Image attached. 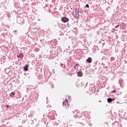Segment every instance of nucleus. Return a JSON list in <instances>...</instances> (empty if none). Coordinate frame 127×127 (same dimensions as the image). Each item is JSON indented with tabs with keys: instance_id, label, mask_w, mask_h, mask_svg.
<instances>
[{
	"instance_id": "obj_1",
	"label": "nucleus",
	"mask_w": 127,
	"mask_h": 127,
	"mask_svg": "<svg viewBox=\"0 0 127 127\" xmlns=\"http://www.w3.org/2000/svg\"><path fill=\"white\" fill-rule=\"evenodd\" d=\"M63 107L65 109H69L70 105L68 104V100L65 99L63 103Z\"/></svg>"
},
{
	"instance_id": "obj_2",
	"label": "nucleus",
	"mask_w": 127,
	"mask_h": 127,
	"mask_svg": "<svg viewBox=\"0 0 127 127\" xmlns=\"http://www.w3.org/2000/svg\"><path fill=\"white\" fill-rule=\"evenodd\" d=\"M95 85H94V84H91L90 85L89 91L90 92H93V91L95 90Z\"/></svg>"
},
{
	"instance_id": "obj_3",
	"label": "nucleus",
	"mask_w": 127,
	"mask_h": 127,
	"mask_svg": "<svg viewBox=\"0 0 127 127\" xmlns=\"http://www.w3.org/2000/svg\"><path fill=\"white\" fill-rule=\"evenodd\" d=\"M24 21V19L23 18H18L17 20V22L18 23H22V22Z\"/></svg>"
},
{
	"instance_id": "obj_4",
	"label": "nucleus",
	"mask_w": 127,
	"mask_h": 127,
	"mask_svg": "<svg viewBox=\"0 0 127 127\" xmlns=\"http://www.w3.org/2000/svg\"><path fill=\"white\" fill-rule=\"evenodd\" d=\"M62 21L63 22H67V21H69V18L66 17H63L62 18Z\"/></svg>"
},
{
	"instance_id": "obj_5",
	"label": "nucleus",
	"mask_w": 127,
	"mask_h": 127,
	"mask_svg": "<svg viewBox=\"0 0 127 127\" xmlns=\"http://www.w3.org/2000/svg\"><path fill=\"white\" fill-rule=\"evenodd\" d=\"M73 113L76 114L74 115V118H77L80 117V113L77 112L76 111H74Z\"/></svg>"
},
{
	"instance_id": "obj_6",
	"label": "nucleus",
	"mask_w": 127,
	"mask_h": 127,
	"mask_svg": "<svg viewBox=\"0 0 127 127\" xmlns=\"http://www.w3.org/2000/svg\"><path fill=\"white\" fill-rule=\"evenodd\" d=\"M29 67V64H26L24 67V70L25 71H28V67Z\"/></svg>"
},
{
	"instance_id": "obj_7",
	"label": "nucleus",
	"mask_w": 127,
	"mask_h": 127,
	"mask_svg": "<svg viewBox=\"0 0 127 127\" xmlns=\"http://www.w3.org/2000/svg\"><path fill=\"white\" fill-rule=\"evenodd\" d=\"M77 74L78 77H82L83 76V72L82 71H78Z\"/></svg>"
},
{
	"instance_id": "obj_8",
	"label": "nucleus",
	"mask_w": 127,
	"mask_h": 127,
	"mask_svg": "<svg viewBox=\"0 0 127 127\" xmlns=\"http://www.w3.org/2000/svg\"><path fill=\"white\" fill-rule=\"evenodd\" d=\"M115 99H112L111 98H109L107 99V101H108V103H112V102H113V101H114Z\"/></svg>"
},
{
	"instance_id": "obj_9",
	"label": "nucleus",
	"mask_w": 127,
	"mask_h": 127,
	"mask_svg": "<svg viewBox=\"0 0 127 127\" xmlns=\"http://www.w3.org/2000/svg\"><path fill=\"white\" fill-rule=\"evenodd\" d=\"M86 61L88 62V63H92V58L89 57L88 59L86 60Z\"/></svg>"
},
{
	"instance_id": "obj_10",
	"label": "nucleus",
	"mask_w": 127,
	"mask_h": 127,
	"mask_svg": "<svg viewBox=\"0 0 127 127\" xmlns=\"http://www.w3.org/2000/svg\"><path fill=\"white\" fill-rule=\"evenodd\" d=\"M15 94V93H14V92H12L10 94L9 96H10V97H11V98H13V96H14Z\"/></svg>"
},
{
	"instance_id": "obj_11",
	"label": "nucleus",
	"mask_w": 127,
	"mask_h": 127,
	"mask_svg": "<svg viewBox=\"0 0 127 127\" xmlns=\"http://www.w3.org/2000/svg\"><path fill=\"white\" fill-rule=\"evenodd\" d=\"M75 16L78 17L79 16V11H75Z\"/></svg>"
},
{
	"instance_id": "obj_12",
	"label": "nucleus",
	"mask_w": 127,
	"mask_h": 127,
	"mask_svg": "<svg viewBox=\"0 0 127 127\" xmlns=\"http://www.w3.org/2000/svg\"><path fill=\"white\" fill-rule=\"evenodd\" d=\"M35 96H36V97H35V99H37L38 98V93H35Z\"/></svg>"
},
{
	"instance_id": "obj_13",
	"label": "nucleus",
	"mask_w": 127,
	"mask_h": 127,
	"mask_svg": "<svg viewBox=\"0 0 127 127\" xmlns=\"http://www.w3.org/2000/svg\"><path fill=\"white\" fill-rule=\"evenodd\" d=\"M116 92H117V90H113V91H111V93H116Z\"/></svg>"
},
{
	"instance_id": "obj_14",
	"label": "nucleus",
	"mask_w": 127,
	"mask_h": 127,
	"mask_svg": "<svg viewBox=\"0 0 127 127\" xmlns=\"http://www.w3.org/2000/svg\"><path fill=\"white\" fill-rule=\"evenodd\" d=\"M119 26H120V24L117 25L115 27V28H117L119 27Z\"/></svg>"
},
{
	"instance_id": "obj_15",
	"label": "nucleus",
	"mask_w": 127,
	"mask_h": 127,
	"mask_svg": "<svg viewBox=\"0 0 127 127\" xmlns=\"http://www.w3.org/2000/svg\"><path fill=\"white\" fill-rule=\"evenodd\" d=\"M6 108H8V109L10 108L9 105H6Z\"/></svg>"
},
{
	"instance_id": "obj_16",
	"label": "nucleus",
	"mask_w": 127,
	"mask_h": 127,
	"mask_svg": "<svg viewBox=\"0 0 127 127\" xmlns=\"http://www.w3.org/2000/svg\"><path fill=\"white\" fill-rule=\"evenodd\" d=\"M75 66L77 67V68H78V66H79V64H75Z\"/></svg>"
},
{
	"instance_id": "obj_17",
	"label": "nucleus",
	"mask_w": 127,
	"mask_h": 127,
	"mask_svg": "<svg viewBox=\"0 0 127 127\" xmlns=\"http://www.w3.org/2000/svg\"><path fill=\"white\" fill-rule=\"evenodd\" d=\"M86 7L89 8V5H88V4H87L86 5Z\"/></svg>"
},
{
	"instance_id": "obj_18",
	"label": "nucleus",
	"mask_w": 127,
	"mask_h": 127,
	"mask_svg": "<svg viewBox=\"0 0 127 127\" xmlns=\"http://www.w3.org/2000/svg\"><path fill=\"white\" fill-rule=\"evenodd\" d=\"M22 53H20V57H21V56H22Z\"/></svg>"
},
{
	"instance_id": "obj_19",
	"label": "nucleus",
	"mask_w": 127,
	"mask_h": 127,
	"mask_svg": "<svg viewBox=\"0 0 127 127\" xmlns=\"http://www.w3.org/2000/svg\"><path fill=\"white\" fill-rule=\"evenodd\" d=\"M74 69H77V66H76V65L74 67Z\"/></svg>"
},
{
	"instance_id": "obj_20",
	"label": "nucleus",
	"mask_w": 127,
	"mask_h": 127,
	"mask_svg": "<svg viewBox=\"0 0 127 127\" xmlns=\"http://www.w3.org/2000/svg\"><path fill=\"white\" fill-rule=\"evenodd\" d=\"M13 32H14V33H15L16 32V30H14Z\"/></svg>"
},
{
	"instance_id": "obj_21",
	"label": "nucleus",
	"mask_w": 127,
	"mask_h": 127,
	"mask_svg": "<svg viewBox=\"0 0 127 127\" xmlns=\"http://www.w3.org/2000/svg\"><path fill=\"white\" fill-rule=\"evenodd\" d=\"M62 65H63V64H61V67H62Z\"/></svg>"
},
{
	"instance_id": "obj_22",
	"label": "nucleus",
	"mask_w": 127,
	"mask_h": 127,
	"mask_svg": "<svg viewBox=\"0 0 127 127\" xmlns=\"http://www.w3.org/2000/svg\"><path fill=\"white\" fill-rule=\"evenodd\" d=\"M89 126H90V127H92V125H91L90 124H89Z\"/></svg>"
},
{
	"instance_id": "obj_23",
	"label": "nucleus",
	"mask_w": 127,
	"mask_h": 127,
	"mask_svg": "<svg viewBox=\"0 0 127 127\" xmlns=\"http://www.w3.org/2000/svg\"><path fill=\"white\" fill-rule=\"evenodd\" d=\"M51 119H52L53 120H54V119H55V118H51Z\"/></svg>"
},
{
	"instance_id": "obj_24",
	"label": "nucleus",
	"mask_w": 127,
	"mask_h": 127,
	"mask_svg": "<svg viewBox=\"0 0 127 127\" xmlns=\"http://www.w3.org/2000/svg\"><path fill=\"white\" fill-rule=\"evenodd\" d=\"M19 56H20L19 55H18V56H17V57H19Z\"/></svg>"
}]
</instances>
